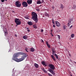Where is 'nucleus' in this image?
Here are the masks:
<instances>
[{"instance_id":"36","label":"nucleus","mask_w":76,"mask_h":76,"mask_svg":"<svg viewBox=\"0 0 76 76\" xmlns=\"http://www.w3.org/2000/svg\"><path fill=\"white\" fill-rule=\"evenodd\" d=\"M41 31L42 32H43V29H41Z\"/></svg>"},{"instance_id":"24","label":"nucleus","mask_w":76,"mask_h":76,"mask_svg":"<svg viewBox=\"0 0 76 76\" xmlns=\"http://www.w3.org/2000/svg\"><path fill=\"white\" fill-rule=\"evenodd\" d=\"M52 23H53V24H55V23L54 21V19L53 18H52Z\"/></svg>"},{"instance_id":"10","label":"nucleus","mask_w":76,"mask_h":76,"mask_svg":"<svg viewBox=\"0 0 76 76\" xmlns=\"http://www.w3.org/2000/svg\"><path fill=\"white\" fill-rule=\"evenodd\" d=\"M27 3L28 4H31L32 3V0H28L27 1Z\"/></svg>"},{"instance_id":"46","label":"nucleus","mask_w":76,"mask_h":76,"mask_svg":"<svg viewBox=\"0 0 76 76\" xmlns=\"http://www.w3.org/2000/svg\"><path fill=\"white\" fill-rule=\"evenodd\" d=\"M74 62L75 63V64H76V62L74 61Z\"/></svg>"},{"instance_id":"44","label":"nucleus","mask_w":76,"mask_h":76,"mask_svg":"<svg viewBox=\"0 0 76 76\" xmlns=\"http://www.w3.org/2000/svg\"><path fill=\"white\" fill-rule=\"evenodd\" d=\"M26 29L27 30H28L29 29V28H27Z\"/></svg>"},{"instance_id":"25","label":"nucleus","mask_w":76,"mask_h":76,"mask_svg":"<svg viewBox=\"0 0 76 76\" xmlns=\"http://www.w3.org/2000/svg\"><path fill=\"white\" fill-rule=\"evenodd\" d=\"M6 32H5V36L6 35H7V32L6 31H7V30H6Z\"/></svg>"},{"instance_id":"1","label":"nucleus","mask_w":76,"mask_h":76,"mask_svg":"<svg viewBox=\"0 0 76 76\" xmlns=\"http://www.w3.org/2000/svg\"><path fill=\"white\" fill-rule=\"evenodd\" d=\"M31 14L32 16L31 19H33L36 23H37L38 21V19L37 17V14L34 12H32L31 13Z\"/></svg>"},{"instance_id":"4","label":"nucleus","mask_w":76,"mask_h":76,"mask_svg":"<svg viewBox=\"0 0 76 76\" xmlns=\"http://www.w3.org/2000/svg\"><path fill=\"white\" fill-rule=\"evenodd\" d=\"M15 23L17 25H20L21 24V21L18 18H16L15 20Z\"/></svg>"},{"instance_id":"22","label":"nucleus","mask_w":76,"mask_h":76,"mask_svg":"<svg viewBox=\"0 0 76 76\" xmlns=\"http://www.w3.org/2000/svg\"><path fill=\"white\" fill-rule=\"evenodd\" d=\"M33 26L34 29H37V25H34Z\"/></svg>"},{"instance_id":"13","label":"nucleus","mask_w":76,"mask_h":76,"mask_svg":"<svg viewBox=\"0 0 76 76\" xmlns=\"http://www.w3.org/2000/svg\"><path fill=\"white\" fill-rule=\"evenodd\" d=\"M72 19H69L68 20V25H70V23L72 22Z\"/></svg>"},{"instance_id":"9","label":"nucleus","mask_w":76,"mask_h":76,"mask_svg":"<svg viewBox=\"0 0 76 76\" xmlns=\"http://www.w3.org/2000/svg\"><path fill=\"white\" fill-rule=\"evenodd\" d=\"M55 24L58 27L60 26V23L57 21H55Z\"/></svg>"},{"instance_id":"49","label":"nucleus","mask_w":76,"mask_h":76,"mask_svg":"<svg viewBox=\"0 0 76 76\" xmlns=\"http://www.w3.org/2000/svg\"><path fill=\"white\" fill-rule=\"evenodd\" d=\"M5 1H7V0H4Z\"/></svg>"},{"instance_id":"23","label":"nucleus","mask_w":76,"mask_h":76,"mask_svg":"<svg viewBox=\"0 0 76 76\" xmlns=\"http://www.w3.org/2000/svg\"><path fill=\"white\" fill-rule=\"evenodd\" d=\"M45 16H50V15L47 13H46L45 14Z\"/></svg>"},{"instance_id":"48","label":"nucleus","mask_w":76,"mask_h":76,"mask_svg":"<svg viewBox=\"0 0 76 76\" xmlns=\"http://www.w3.org/2000/svg\"><path fill=\"white\" fill-rule=\"evenodd\" d=\"M16 26H18V25H17Z\"/></svg>"},{"instance_id":"32","label":"nucleus","mask_w":76,"mask_h":76,"mask_svg":"<svg viewBox=\"0 0 76 76\" xmlns=\"http://www.w3.org/2000/svg\"><path fill=\"white\" fill-rule=\"evenodd\" d=\"M25 18L26 19H29V18H28V17H25Z\"/></svg>"},{"instance_id":"29","label":"nucleus","mask_w":76,"mask_h":76,"mask_svg":"<svg viewBox=\"0 0 76 76\" xmlns=\"http://www.w3.org/2000/svg\"><path fill=\"white\" fill-rule=\"evenodd\" d=\"M48 74L49 76H53L51 74H50L49 73H48Z\"/></svg>"},{"instance_id":"40","label":"nucleus","mask_w":76,"mask_h":76,"mask_svg":"<svg viewBox=\"0 0 76 76\" xmlns=\"http://www.w3.org/2000/svg\"><path fill=\"white\" fill-rule=\"evenodd\" d=\"M73 26H71L70 27V28H72V27Z\"/></svg>"},{"instance_id":"30","label":"nucleus","mask_w":76,"mask_h":76,"mask_svg":"<svg viewBox=\"0 0 76 76\" xmlns=\"http://www.w3.org/2000/svg\"><path fill=\"white\" fill-rule=\"evenodd\" d=\"M40 41L41 42H43V43H44V40L42 39H40Z\"/></svg>"},{"instance_id":"2","label":"nucleus","mask_w":76,"mask_h":76,"mask_svg":"<svg viewBox=\"0 0 76 76\" xmlns=\"http://www.w3.org/2000/svg\"><path fill=\"white\" fill-rule=\"evenodd\" d=\"M49 67L50 68L49 69V71L53 75H55V73L54 72L53 70L55 69V66L52 64H50L49 65Z\"/></svg>"},{"instance_id":"21","label":"nucleus","mask_w":76,"mask_h":76,"mask_svg":"<svg viewBox=\"0 0 76 76\" xmlns=\"http://www.w3.org/2000/svg\"><path fill=\"white\" fill-rule=\"evenodd\" d=\"M55 56H56V57L57 58V59H58V55L57 54H55Z\"/></svg>"},{"instance_id":"14","label":"nucleus","mask_w":76,"mask_h":76,"mask_svg":"<svg viewBox=\"0 0 76 76\" xmlns=\"http://www.w3.org/2000/svg\"><path fill=\"white\" fill-rule=\"evenodd\" d=\"M34 66L35 67H36V68H38V67H39V65L36 63H35L34 64Z\"/></svg>"},{"instance_id":"35","label":"nucleus","mask_w":76,"mask_h":76,"mask_svg":"<svg viewBox=\"0 0 76 76\" xmlns=\"http://www.w3.org/2000/svg\"><path fill=\"white\" fill-rule=\"evenodd\" d=\"M50 34H51V35H52V37H53V36H54V35H53V34L52 33V32H51L50 33Z\"/></svg>"},{"instance_id":"45","label":"nucleus","mask_w":76,"mask_h":76,"mask_svg":"<svg viewBox=\"0 0 76 76\" xmlns=\"http://www.w3.org/2000/svg\"><path fill=\"white\" fill-rule=\"evenodd\" d=\"M51 32H53V29H51Z\"/></svg>"},{"instance_id":"31","label":"nucleus","mask_w":76,"mask_h":76,"mask_svg":"<svg viewBox=\"0 0 76 76\" xmlns=\"http://www.w3.org/2000/svg\"><path fill=\"white\" fill-rule=\"evenodd\" d=\"M43 72H46V70H45V69L44 68L43 69Z\"/></svg>"},{"instance_id":"8","label":"nucleus","mask_w":76,"mask_h":76,"mask_svg":"<svg viewBox=\"0 0 76 76\" xmlns=\"http://www.w3.org/2000/svg\"><path fill=\"white\" fill-rule=\"evenodd\" d=\"M44 3V0H42V1L40 0H37V4H42V3Z\"/></svg>"},{"instance_id":"5","label":"nucleus","mask_w":76,"mask_h":76,"mask_svg":"<svg viewBox=\"0 0 76 76\" xmlns=\"http://www.w3.org/2000/svg\"><path fill=\"white\" fill-rule=\"evenodd\" d=\"M27 56H28V55H25V56H22L21 58L19 59L18 62H20V61H23V60H24L26 57H27Z\"/></svg>"},{"instance_id":"6","label":"nucleus","mask_w":76,"mask_h":76,"mask_svg":"<svg viewBox=\"0 0 76 76\" xmlns=\"http://www.w3.org/2000/svg\"><path fill=\"white\" fill-rule=\"evenodd\" d=\"M15 5L17 7H20L21 6V4L19 3V1L15 2Z\"/></svg>"},{"instance_id":"38","label":"nucleus","mask_w":76,"mask_h":76,"mask_svg":"<svg viewBox=\"0 0 76 76\" xmlns=\"http://www.w3.org/2000/svg\"><path fill=\"white\" fill-rule=\"evenodd\" d=\"M52 8L54 10V6H53L52 7Z\"/></svg>"},{"instance_id":"47","label":"nucleus","mask_w":76,"mask_h":76,"mask_svg":"<svg viewBox=\"0 0 76 76\" xmlns=\"http://www.w3.org/2000/svg\"><path fill=\"white\" fill-rule=\"evenodd\" d=\"M70 75L71 76H73V75H72V74H70Z\"/></svg>"},{"instance_id":"28","label":"nucleus","mask_w":76,"mask_h":76,"mask_svg":"<svg viewBox=\"0 0 76 76\" xmlns=\"http://www.w3.org/2000/svg\"><path fill=\"white\" fill-rule=\"evenodd\" d=\"M57 37L59 39H60V35H57Z\"/></svg>"},{"instance_id":"11","label":"nucleus","mask_w":76,"mask_h":76,"mask_svg":"<svg viewBox=\"0 0 76 76\" xmlns=\"http://www.w3.org/2000/svg\"><path fill=\"white\" fill-rule=\"evenodd\" d=\"M18 54H20V55H22L23 56H25V55H26V53L23 52H19L18 53Z\"/></svg>"},{"instance_id":"20","label":"nucleus","mask_w":76,"mask_h":76,"mask_svg":"<svg viewBox=\"0 0 76 76\" xmlns=\"http://www.w3.org/2000/svg\"><path fill=\"white\" fill-rule=\"evenodd\" d=\"M31 52H34V50H35V49H34V48H31Z\"/></svg>"},{"instance_id":"34","label":"nucleus","mask_w":76,"mask_h":76,"mask_svg":"<svg viewBox=\"0 0 76 76\" xmlns=\"http://www.w3.org/2000/svg\"><path fill=\"white\" fill-rule=\"evenodd\" d=\"M63 28L64 29H66V28L65 27V26H63Z\"/></svg>"},{"instance_id":"15","label":"nucleus","mask_w":76,"mask_h":76,"mask_svg":"<svg viewBox=\"0 0 76 76\" xmlns=\"http://www.w3.org/2000/svg\"><path fill=\"white\" fill-rule=\"evenodd\" d=\"M41 64L42 65H44L45 66H47V65L45 64V62L44 61H42L41 62Z\"/></svg>"},{"instance_id":"37","label":"nucleus","mask_w":76,"mask_h":76,"mask_svg":"<svg viewBox=\"0 0 76 76\" xmlns=\"http://www.w3.org/2000/svg\"><path fill=\"white\" fill-rule=\"evenodd\" d=\"M1 2H4V0H1Z\"/></svg>"},{"instance_id":"3","label":"nucleus","mask_w":76,"mask_h":76,"mask_svg":"<svg viewBox=\"0 0 76 76\" xmlns=\"http://www.w3.org/2000/svg\"><path fill=\"white\" fill-rule=\"evenodd\" d=\"M19 54V53H18L14 54V56H13L12 59L13 60H14V61H16V62H18L19 59L17 58V57H18Z\"/></svg>"},{"instance_id":"16","label":"nucleus","mask_w":76,"mask_h":76,"mask_svg":"<svg viewBox=\"0 0 76 76\" xmlns=\"http://www.w3.org/2000/svg\"><path fill=\"white\" fill-rule=\"evenodd\" d=\"M60 5V8L62 10H63V8H64V5H63L62 4H61Z\"/></svg>"},{"instance_id":"27","label":"nucleus","mask_w":76,"mask_h":76,"mask_svg":"<svg viewBox=\"0 0 76 76\" xmlns=\"http://www.w3.org/2000/svg\"><path fill=\"white\" fill-rule=\"evenodd\" d=\"M74 36H75V35H74V34H72L71 35V38H73V37H74Z\"/></svg>"},{"instance_id":"43","label":"nucleus","mask_w":76,"mask_h":76,"mask_svg":"<svg viewBox=\"0 0 76 76\" xmlns=\"http://www.w3.org/2000/svg\"><path fill=\"white\" fill-rule=\"evenodd\" d=\"M15 36L16 37H17V35H16V34H15Z\"/></svg>"},{"instance_id":"19","label":"nucleus","mask_w":76,"mask_h":76,"mask_svg":"<svg viewBox=\"0 0 76 76\" xmlns=\"http://www.w3.org/2000/svg\"><path fill=\"white\" fill-rule=\"evenodd\" d=\"M51 57L52 58L53 60H54V61H56V59H55V58H54V56H53V55H52Z\"/></svg>"},{"instance_id":"41","label":"nucleus","mask_w":76,"mask_h":76,"mask_svg":"<svg viewBox=\"0 0 76 76\" xmlns=\"http://www.w3.org/2000/svg\"><path fill=\"white\" fill-rule=\"evenodd\" d=\"M27 31H28V32H30V30H29V29H28V30H27Z\"/></svg>"},{"instance_id":"18","label":"nucleus","mask_w":76,"mask_h":76,"mask_svg":"<svg viewBox=\"0 0 76 76\" xmlns=\"http://www.w3.org/2000/svg\"><path fill=\"white\" fill-rule=\"evenodd\" d=\"M28 36H23V39H26L28 38Z\"/></svg>"},{"instance_id":"7","label":"nucleus","mask_w":76,"mask_h":76,"mask_svg":"<svg viewBox=\"0 0 76 76\" xmlns=\"http://www.w3.org/2000/svg\"><path fill=\"white\" fill-rule=\"evenodd\" d=\"M22 4L23 7H27L28 6V3L26 1H23Z\"/></svg>"},{"instance_id":"12","label":"nucleus","mask_w":76,"mask_h":76,"mask_svg":"<svg viewBox=\"0 0 76 76\" xmlns=\"http://www.w3.org/2000/svg\"><path fill=\"white\" fill-rule=\"evenodd\" d=\"M30 26L32 25L33 23L31 22V21H28L27 23Z\"/></svg>"},{"instance_id":"26","label":"nucleus","mask_w":76,"mask_h":76,"mask_svg":"<svg viewBox=\"0 0 76 76\" xmlns=\"http://www.w3.org/2000/svg\"><path fill=\"white\" fill-rule=\"evenodd\" d=\"M52 53L53 55H54L55 54H54L55 53V51H54V50H52Z\"/></svg>"},{"instance_id":"39","label":"nucleus","mask_w":76,"mask_h":76,"mask_svg":"<svg viewBox=\"0 0 76 76\" xmlns=\"http://www.w3.org/2000/svg\"><path fill=\"white\" fill-rule=\"evenodd\" d=\"M53 28H55V25L54 24L53 25Z\"/></svg>"},{"instance_id":"42","label":"nucleus","mask_w":76,"mask_h":76,"mask_svg":"<svg viewBox=\"0 0 76 76\" xmlns=\"http://www.w3.org/2000/svg\"><path fill=\"white\" fill-rule=\"evenodd\" d=\"M12 12L13 13H15V11H13V10L12 11Z\"/></svg>"},{"instance_id":"17","label":"nucleus","mask_w":76,"mask_h":76,"mask_svg":"<svg viewBox=\"0 0 76 76\" xmlns=\"http://www.w3.org/2000/svg\"><path fill=\"white\" fill-rule=\"evenodd\" d=\"M46 45L48 48H50V45L48 44V42L47 41H46Z\"/></svg>"},{"instance_id":"33","label":"nucleus","mask_w":76,"mask_h":76,"mask_svg":"<svg viewBox=\"0 0 76 76\" xmlns=\"http://www.w3.org/2000/svg\"><path fill=\"white\" fill-rule=\"evenodd\" d=\"M28 49V48H25V50L26 51V52H28V50H27Z\"/></svg>"}]
</instances>
